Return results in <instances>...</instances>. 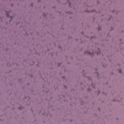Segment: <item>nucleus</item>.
Masks as SVG:
<instances>
[{"label": "nucleus", "instance_id": "f03ea898", "mask_svg": "<svg viewBox=\"0 0 124 124\" xmlns=\"http://www.w3.org/2000/svg\"><path fill=\"white\" fill-rule=\"evenodd\" d=\"M119 73H122V70H119Z\"/></svg>", "mask_w": 124, "mask_h": 124}, {"label": "nucleus", "instance_id": "f257e3e1", "mask_svg": "<svg viewBox=\"0 0 124 124\" xmlns=\"http://www.w3.org/2000/svg\"><path fill=\"white\" fill-rule=\"evenodd\" d=\"M100 49H98V51L97 52V54H98V55L100 54Z\"/></svg>", "mask_w": 124, "mask_h": 124}, {"label": "nucleus", "instance_id": "7ed1b4c3", "mask_svg": "<svg viewBox=\"0 0 124 124\" xmlns=\"http://www.w3.org/2000/svg\"><path fill=\"white\" fill-rule=\"evenodd\" d=\"M89 54L91 55V53H90V52H89Z\"/></svg>", "mask_w": 124, "mask_h": 124}]
</instances>
